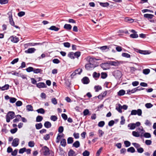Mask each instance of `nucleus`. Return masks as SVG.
<instances>
[{"label": "nucleus", "mask_w": 156, "mask_h": 156, "mask_svg": "<svg viewBox=\"0 0 156 156\" xmlns=\"http://www.w3.org/2000/svg\"><path fill=\"white\" fill-rule=\"evenodd\" d=\"M22 102L20 101H17L16 103V105L17 106L19 107L22 105Z\"/></svg>", "instance_id": "obj_49"}, {"label": "nucleus", "mask_w": 156, "mask_h": 156, "mask_svg": "<svg viewBox=\"0 0 156 156\" xmlns=\"http://www.w3.org/2000/svg\"><path fill=\"white\" fill-rule=\"evenodd\" d=\"M105 124V122L104 121H101L99 122L98 126L100 127H103Z\"/></svg>", "instance_id": "obj_41"}, {"label": "nucleus", "mask_w": 156, "mask_h": 156, "mask_svg": "<svg viewBox=\"0 0 156 156\" xmlns=\"http://www.w3.org/2000/svg\"><path fill=\"white\" fill-rule=\"evenodd\" d=\"M10 38L11 41L14 43H17L19 41V38L16 36H12L10 37Z\"/></svg>", "instance_id": "obj_9"}, {"label": "nucleus", "mask_w": 156, "mask_h": 156, "mask_svg": "<svg viewBox=\"0 0 156 156\" xmlns=\"http://www.w3.org/2000/svg\"><path fill=\"white\" fill-rule=\"evenodd\" d=\"M44 126L45 128H49L51 127V124L49 122L46 121L44 122Z\"/></svg>", "instance_id": "obj_17"}, {"label": "nucleus", "mask_w": 156, "mask_h": 156, "mask_svg": "<svg viewBox=\"0 0 156 156\" xmlns=\"http://www.w3.org/2000/svg\"><path fill=\"white\" fill-rule=\"evenodd\" d=\"M48 29L50 30H54L57 31L59 30V29L58 27H56L55 26H51Z\"/></svg>", "instance_id": "obj_21"}, {"label": "nucleus", "mask_w": 156, "mask_h": 156, "mask_svg": "<svg viewBox=\"0 0 156 156\" xmlns=\"http://www.w3.org/2000/svg\"><path fill=\"white\" fill-rule=\"evenodd\" d=\"M42 70L39 69H34L33 72L34 73H41Z\"/></svg>", "instance_id": "obj_42"}, {"label": "nucleus", "mask_w": 156, "mask_h": 156, "mask_svg": "<svg viewBox=\"0 0 156 156\" xmlns=\"http://www.w3.org/2000/svg\"><path fill=\"white\" fill-rule=\"evenodd\" d=\"M36 49L34 48H29L27 50H26L25 52L26 53H32L34 52Z\"/></svg>", "instance_id": "obj_12"}, {"label": "nucleus", "mask_w": 156, "mask_h": 156, "mask_svg": "<svg viewBox=\"0 0 156 156\" xmlns=\"http://www.w3.org/2000/svg\"><path fill=\"white\" fill-rule=\"evenodd\" d=\"M100 5L101 6L103 7H107L109 5V4L108 2L102 3L100 2Z\"/></svg>", "instance_id": "obj_36"}, {"label": "nucleus", "mask_w": 156, "mask_h": 156, "mask_svg": "<svg viewBox=\"0 0 156 156\" xmlns=\"http://www.w3.org/2000/svg\"><path fill=\"white\" fill-rule=\"evenodd\" d=\"M64 46L65 47L69 48L70 47V43L66 42H65L63 44Z\"/></svg>", "instance_id": "obj_51"}, {"label": "nucleus", "mask_w": 156, "mask_h": 156, "mask_svg": "<svg viewBox=\"0 0 156 156\" xmlns=\"http://www.w3.org/2000/svg\"><path fill=\"white\" fill-rule=\"evenodd\" d=\"M107 64H108V62L107 63H102L101 65V66L103 69L107 70L108 69V67L106 66Z\"/></svg>", "instance_id": "obj_23"}, {"label": "nucleus", "mask_w": 156, "mask_h": 156, "mask_svg": "<svg viewBox=\"0 0 156 156\" xmlns=\"http://www.w3.org/2000/svg\"><path fill=\"white\" fill-rule=\"evenodd\" d=\"M143 136L146 138H150L151 136V134L148 133H145L143 134Z\"/></svg>", "instance_id": "obj_39"}, {"label": "nucleus", "mask_w": 156, "mask_h": 156, "mask_svg": "<svg viewBox=\"0 0 156 156\" xmlns=\"http://www.w3.org/2000/svg\"><path fill=\"white\" fill-rule=\"evenodd\" d=\"M90 155V152L87 151H85L83 153V156H89Z\"/></svg>", "instance_id": "obj_54"}, {"label": "nucleus", "mask_w": 156, "mask_h": 156, "mask_svg": "<svg viewBox=\"0 0 156 156\" xmlns=\"http://www.w3.org/2000/svg\"><path fill=\"white\" fill-rule=\"evenodd\" d=\"M130 37L132 38H136L138 37V35L136 33L131 34L130 35Z\"/></svg>", "instance_id": "obj_46"}, {"label": "nucleus", "mask_w": 156, "mask_h": 156, "mask_svg": "<svg viewBox=\"0 0 156 156\" xmlns=\"http://www.w3.org/2000/svg\"><path fill=\"white\" fill-rule=\"evenodd\" d=\"M144 16L145 18L150 19H151L154 17V15L148 14H144Z\"/></svg>", "instance_id": "obj_18"}, {"label": "nucleus", "mask_w": 156, "mask_h": 156, "mask_svg": "<svg viewBox=\"0 0 156 156\" xmlns=\"http://www.w3.org/2000/svg\"><path fill=\"white\" fill-rule=\"evenodd\" d=\"M43 117L40 115H38L36 118V121L37 122H40L43 120Z\"/></svg>", "instance_id": "obj_28"}, {"label": "nucleus", "mask_w": 156, "mask_h": 156, "mask_svg": "<svg viewBox=\"0 0 156 156\" xmlns=\"http://www.w3.org/2000/svg\"><path fill=\"white\" fill-rule=\"evenodd\" d=\"M127 151L128 152H130L132 153H133L135 151V150L133 147H131L127 149Z\"/></svg>", "instance_id": "obj_25"}, {"label": "nucleus", "mask_w": 156, "mask_h": 156, "mask_svg": "<svg viewBox=\"0 0 156 156\" xmlns=\"http://www.w3.org/2000/svg\"><path fill=\"white\" fill-rule=\"evenodd\" d=\"M137 151L138 152L140 153H142L144 151V150L143 148L142 147H140L138 149H137Z\"/></svg>", "instance_id": "obj_61"}, {"label": "nucleus", "mask_w": 156, "mask_h": 156, "mask_svg": "<svg viewBox=\"0 0 156 156\" xmlns=\"http://www.w3.org/2000/svg\"><path fill=\"white\" fill-rule=\"evenodd\" d=\"M60 144L62 146L65 147L66 144V140L65 139H62L60 142Z\"/></svg>", "instance_id": "obj_27"}, {"label": "nucleus", "mask_w": 156, "mask_h": 156, "mask_svg": "<svg viewBox=\"0 0 156 156\" xmlns=\"http://www.w3.org/2000/svg\"><path fill=\"white\" fill-rule=\"evenodd\" d=\"M28 145L29 147H33L34 146L35 144L34 141H30L29 142Z\"/></svg>", "instance_id": "obj_40"}, {"label": "nucleus", "mask_w": 156, "mask_h": 156, "mask_svg": "<svg viewBox=\"0 0 156 156\" xmlns=\"http://www.w3.org/2000/svg\"><path fill=\"white\" fill-rule=\"evenodd\" d=\"M17 99L15 98L10 97V102L11 103H14L16 101Z\"/></svg>", "instance_id": "obj_44"}, {"label": "nucleus", "mask_w": 156, "mask_h": 156, "mask_svg": "<svg viewBox=\"0 0 156 156\" xmlns=\"http://www.w3.org/2000/svg\"><path fill=\"white\" fill-rule=\"evenodd\" d=\"M80 55V51L76 52L74 53L75 57L78 58Z\"/></svg>", "instance_id": "obj_63"}, {"label": "nucleus", "mask_w": 156, "mask_h": 156, "mask_svg": "<svg viewBox=\"0 0 156 156\" xmlns=\"http://www.w3.org/2000/svg\"><path fill=\"white\" fill-rule=\"evenodd\" d=\"M150 72V70L149 69H145L143 70V73L144 74L147 75Z\"/></svg>", "instance_id": "obj_45"}, {"label": "nucleus", "mask_w": 156, "mask_h": 156, "mask_svg": "<svg viewBox=\"0 0 156 156\" xmlns=\"http://www.w3.org/2000/svg\"><path fill=\"white\" fill-rule=\"evenodd\" d=\"M109 46H104L100 47V48L103 51H107L109 50Z\"/></svg>", "instance_id": "obj_11"}, {"label": "nucleus", "mask_w": 156, "mask_h": 156, "mask_svg": "<svg viewBox=\"0 0 156 156\" xmlns=\"http://www.w3.org/2000/svg\"><path fill=\"white\" fill-rule=\"evenodd\" d=\"M124 20L125 22L129 23H132L134 21L133 19L129 17L125 18Z\"/></svg>", "instance_id": "obj_20"}, {"label": "nucleus", "mask_w": 156, "mask_h": 156, "mask_svg": "<svg viewBox=\"0 0 156 156\" xmlns=\"http://www.w3.org/2000/svg\"><path fill=\"white\" fill-rule=\"evenodd\" d=\"M80 145V143L78 141H76L73 144V146L76 148L79 147Z\"/></svg>", "instance_id": "obj_19"}, {"label": "nucleus", "mask_w": 156, "mask_h": 156, "mask_svg": "<svg viewBox=\"0 0 156 156\" xmlns=\"http://www.w3.org/2000/svg\"><path fill=\"white\" fill-rule=\"evenodd\" d=\"M42 124L41 123H37L35 125L36 128L37 129H39L41 128L42 127Z\"/></svg>", "instance_id": "obj_24"}, {"label": "nucleus", "mask_w": 156, "mask_h": 156, "mask_svg": "<svg viewBox=\"0 0 156 156\" xmlns=\"http://www.w3.org/2000/svg\"><path fill=\"white\" fill-rule=\"evenodd\" d=\"M137 132L133 131L132 132V134L133 136L136 137H139L140 136L141 137L143 136L142 135L143 134L144 131L143 129V128L142 127L141 128H138L137 129Z\"/></svg>", "instance_id": "obj_1"}, {"label": "nucleus", "mask_w": 156, "mask_h": 156, "mask_svg": "<svg viewBox=\"0 0 156 156\" xmlns=\"http://www.w3.org/2000/svg\"><path fill=\"white\" fill-rule=\"evenodd\" d=\"M27 110L28 111H33V107L31 105H28L26 106Z\"/></svg>", "instance_id": "obj_32"}, {"label": "nucleus", "mask_w": 156, "mask_h": 156, "mask_svg": "<svg viewBox=\"0 0 156 156\" xmlns=\"http://www.w3.org/2000/svg\"><path fill=\"white\" fill-rule=\"evenodd\" d=\"M88 62L89 64H92V65H95V61L94 60V58H90L88 60Z\"/></svg>", "instance_id": "obj_34"}, {"label": "nucleus", "mask_w": 156, "mask_h": 156, "mask_svg": "<svg viewBox=\"0 0 156 156\" xmlns=\"http://www.w3.org/2000/svg\"><path fill=\"white\" fill-rule=\"evenodd\" d=\"M50 151L49 148L46 146L43 147L41 150L42 153L44 155H47L48 154Z\"/></svg>", "instance_id": "obj_5"}, {"label": "nucleus", "mask_w": 156, "mask_h": 156, "mask_svg": "<svg viewBox=\"0 0 156 156\" xmlns=\"http://www.w3.org/2000/svg\"><path fill=\"white\" fill-rule=\"evenodd\" d=\"M100 76V73H97L96 72H94L93 74V76L94 78H98Z\"/></svg>", "instance_id": "obj_43"}, {"label": "nucleus", "mask_w": 156, "mask_h": 156, "mask_svg": "<svg viewBox=\"0 0 156 156\" xmlns=\"http://www.w3.org/2000/svg\"><path fill=\"white\" fill-rule=\"evenodd\" d=\"M136 113L139 116H141L142 115V111L141 109H139L136 110Z\"/></svg>", "instance_id": "obj_47"}, {"label": "nucleus", "mask_w": 156, "mask_h": 156, "mask_svg": "<svg viewBox=\"0 0 156 156\" xmlns=\"http://www.w3.org/2000/svg\"><path fill=\"white\" fill-rule=\"evenodd\" d=\"M86 69L87 70L91 69L95 67V65H92L89 63H87L85 65Z\"/></svg>", "instance_id": "obj_8"}, {"label": "nucleus", "mask_w": 156, "mask_h": 156, "mask_svg": "<svg viewBox=\"0 0 156 156\" xmlns=\"http://www.w3.org/2000/svg\"><path fill=\"white\" fill-rule=\"evenodd\" d=\"M125 93V91L124 90H121L118 92V94L119 96H122L124 95Z\"/></svg>", "instance_id": "obj_31"}, {"label": "nucleus", "mask_w": 156, "mask_h": 156, "mask_svg": "<svg viewBox=\"0 0 156 156\" xmlns=\"http://www.w3.org/2000/svg\"><path fill=\"white\" fill-rule=\"evenodd\" d=\"M132 144L137 149H138L140 147V144L136 143H132Z\"/></svg>", "instance_id": "obj_38"}, {"label": "nucleus", "mask_w": 156, "mask_h": 156, "mask_svg": "<svg viewBox=\"0 0 156 156\" xmlns=\"http://www.w3.org/2000/svg\"><path fill=\"white\" fill-rule=\"evenodd\" d=\"M147 126H150L151 125V123L148 120H146L145 121V122L144 123Z\"/></svg>", "instance_id": "obj_57"}, {"label": "nucleus", "mask_w": 156, "mask_h": 156, "mask_svg": "<svg viewBox=\"0 0 156 156\" xmlns=\"http://www.w3.org/2000/svg\"><path fill=\"white\" fill-rule=\"evenodd\" d=\"M108 64L110 66H117L119 65V63L117 61H108Z\"/></svg>", "instance_id": "obj_10"}, {"label": "nucleus", "mask_w": 156, "mask_h": 156, "mask_svg": "<svg viewBox=\"0 0 156 156\" xmlns=\"http://www.w3.org/2000/svg\"><path fill=\"white\" fill-rule=\"evenodd\" d=\"M73 136L76 139H78L79 137V134L78 133H73Z\"/></svg>", "instance_id": "obj_62"}, {"label": "nucleus", "mask_w": 156, "mask_h": 156, "mask_svg": "<svg viewBox=\"0 0 156 156\" xmlns=\"http://www.w3.org/2000/svg\"><path fill=\"white\" fill-rule=\"evenodd\" d=\"M9 22L10 24L12 26H14L16 28L20 29V27L18 26L15 25V23L13 20L12 16H9Z\"/></svg>", "instance_id": "obj_7"}, {"label": "nucleus", "mask_w": 156, "mask_h": 156, "mask_svg": "<svg viewBox=\"0 0 156 156\" xmlns=\"http://www.w3.org/2000/svg\"><path fill=\"white\" fill-rule=\"evenodd\" d=\"M51 101L52 103L54 105H55L57 103V100L55 98H52L51 100Z\"/></svg>", "instance_id": "obj_55"}, {"label": "nucleus", "mask_w": 156, "mask_h": 156, "mask_svg": "<svg viewBox=\"0 0 156 156\" xmlns=\"http://www.w3.org/2000/svg\"><path fill=\"white\" fill-rule=\"evenodd\" d=\"M145 106L147 108H151L153 105L151 103H147L145 104Z\"/></svg>", "instance_id": "obj_52"}, {"label": "nucleus", "mask_w": 156, "mask_h": 156, "mask_svg": "<svg viewBox=\"0 0 156 156\" xmlns=\"http://www.w3.org/2000/svg\"><path fill=\"white\" fill-rule=\"evenodd\" d=\"M68 56L71 59H74L75 58L74 53L70 52L68 54Z\"/></svg>", "instance_id": "obj_29"}, {"label": "nucleus", "mask_w": 156, "mask_h": 156, "mask_svg": "<svg viewBox=\"0 0 156 156\" xmlns=\"http://www.w3.org/2000/svg\"><path fill=\"white\" fill-rule=\"evenodd\" d=\"M62 137V135L59 134H58L57 136V137L56 138V143H59L60 139L61 138V137Z\"/></svg>", "instance_id": "obj_37"}, {"label": "nucleus", "mask_w": 156, "mask_h": 156, "mask_svg": "<svg viewBox=\"0 0 156 156\" xmlns=\"http://www.w3.org/2000/svg\"><path fill=\"white\" fill-rule=\"evenodd\" d=\"M50 119L51 120L54 121H55L57 120V118L55 115H51V116Z\"/></svg>", "instance_id": "obj_59"}, {"label": "nucleus", "mask_w": 156, "mask_h": 156, "mask_svg": "<svg viewBox=\"0 0 156 156\" xmlns=\"http://www.w3.org/2000/svg\"><path fill=\"white\" fill-rule=\"evenodd\" d=\"M140 125V123L139 122H137L136 123H131L129 124L128 125V127L130 129H133L136 127L139 126Z\"/></svg>", "instance_id": "obj_3"}, {"label": "nucleus", "mask_w": 156, "mask_h": 156, "mask_svg": "<svg viewBox=\"0 0 156 156\" xmlns=\"http://www.w3.org/2000/svg\"><path fill=\"white\" fill-rule=\"evenodd\" d=\"M94 89L95 90L96 92H98L102 89V87L100 86H96L94 87Z\"/></svg>", "instance_id": "obj_30"}, {"label": "nucleus", "mask_w": 156, "mask_h": 156, "mask_svg": "<svg viewBox=\"0 0 156 156\" xmlns=\"http://www.w3.org/2000/svg\"><path fill=\"white\" fill-rule=\"evenodd\" d=\"M113 76L117 79H119L121 77L122 74L121 72L119 70H115L113 73Z\"/></svg>", "instance_id": "obj_4"}, {"label": "nucleus", "mask_w": 156, "mask_h": 156, "mask_svg": "<svg viewBox=\"0 0 156 156\" xmlns=\"http://www.w3.org/2000/svg\"><path fill=\"white\" fill-rule=\"evenodd\" d=\"M15 116V113L13 112H9L6 116V120L7 122H9L11 119L14 118Z\"/></svg>", "instance_id": "obj_2"}, {"label": "nucleus", "mask_w": 156, "mask_h": 156, "mask_svg": "<svg viewBox=\"0 0 156 156\" xmlns=\"http://www.w3.org/2000/svg\"><path fill=\"white\" fill-rule=\"evenodd\" d=\"M115 109L119 113H121L122 112V106L120 104H119L116 105Z\"/></svg>", "instance_id": "obj_16"}, {"label": "nucleus", "mask_w": 156, "mask_h": 156, "mask_svg": "<svg viewBox=\"0 0 156 156\" xmlns=\"http://www.w3.org/2000/svg\"><path fill=\"white\" fill-rule=\"evenodd\" d=\"M73 141V138L72 137H69L67 139V142L68 144H72Z\"/></svg>", "instance_id": "obj_35"}, {"label": "nucleus", "mask_w": 156, "mask_h": 156, "mask_svg": "<svg viewBox=\"0 0 156 156\" xmlns=\"http://www.w3.org/2000/svg\"><path fill=\"white\" fill-rule=\"evenodd\" d=\"M107 76V73H105L102 72L101 73V77L102 79H105V78Z\"/></svg>", "instance_id": "obj_53"}, {"label": "nucleus", "mask_w": 156, "mask_h": 156, "mask_svg": "<svg viewBox=\"0 0 156 156\" xmlns=\"http://www.w3.org/2000/svg\"><path fill=\"white\" fill-rule=\"evenodd\" d=\"M9 87V85L8 84H5L4 86L1 87V89L2 90H8Z\"/></svg>", "instance_id": "obj_26"}, {"label": "nucleus", "mask_w": 156, "mask_h": 156, "mask_svg": "<svg viewBox=\"0 0 156 156\" xmlns=\"http://www.w3.org/2000/svg\"><path fill=\"white\" fill-rule=\"evenodd\" d=\"M124 144L126 147H129L131 144L128 141H125L124 142Z\"/></svg>", "instance_id": "obj_50"}, {"label": "nucleus", "mask_w": 156, "mask_h": 156, "mask_svg": "<svg viewBox=\"0 0 156 156\" xmlns=\"http://www.w3.org/2000/svg\"><path fill=\"white\" fill-rule=\"evenodd\" d=\"M36 111L38 113H40L42 114H44L45 113L44 110L43 108H42L37 109Z\"/></svg>", "instance_id": "obj_33"}, {"label": "nucleus", "mask_w": 156, "mask_h": 156, "mask_svg": "<svg viewBox=\"0 0 156 156\" xmlns=\"http://www.w3.org/2000/svg\"><path fill=\"white\" fill-rule=\"evenodd\" d=\"M64 28L68 30H70L72 28V26L69 24H65L64 26Z\"/></svg>", "instance_id": "obj_22"}, {"label": "nucleus", "mask_w": 156, "mask_h": 156, "mask_svg": "<svg viewBox=\"0 0 156 156\" xmlns=\"http://www.w3.org/2000/svg\"><path fill=\"white\" fill-rule=\"evenodd\" d=\"M26 149L25 147L21 148L19 150V153L20 154H23L24 152L26 151Z\"/></svg>", "instance_id": "obj_58"}, {"label": "nucleus", "mask_w": 156, "mask_h": 156, "mask_svg": "<svg viewBox=\"0 0 156 156\" xmlns=\"http://www.w3.org/2000/svg\"><path fill=\"white\" fill-rule=\"evenodd\" d=\"M50 134H47L45 135L43 137L44 139L45 140H48L50 138Z\"/></svg>", "instance_id": "obj_64"}, {"label": "nucleus", "mask_w": 156, "mask_h": 156, "mask_svg": "<svg viewBox=\"0 0 156 156\" xmlns=\"http://www.w3.org/2000/svg\"><path fill=\"white\" fill-rule=\"evenodd\" d=\"M25 14V12H24L21 11L18 13V15L19 17H22L24 16Z\"/></svg>", "instance_id": "obj_60"}, {"label": "nucleus", "mask_w": 156, "mask_h": 156, "mask_svg": "<svg viewBox=\"0 0 156 156\" xmlns=\"http://www.w3.org/2000/svg\"><path fill=\"white\" fill-rule=\"evenodd\" d=\"M68 156H75L76 154L75 152L72 149H70L68 152Z\"/></svg>", "instance_id": "obj_14"}, {"label": "nucleus", "mask_w": 156, "mask_h": 156, "mask_svg": "<svg viewBox=\"0 0 156 156\" xmlns=\"http://www.w3.org/2000/svg\"><path fill=\"white\" fill-rule=\"evenodd\" d=\"M82 82L83 84H87L89 82V80L88 77H84L82 80Z\"/></svg>", "instance_id": "obj_15"}, {"label": "nucleus", "mask_w": 156, "mask_h": 156, "mask_svg": "<svg viewBox=\"0 0 156 156\" xmlns=\"http://www.w3.org/2000/svg\"><path fill=\"white\" fill-rule=\"evenodd\" d=\"M37 87L39 88L46 87V86L44 83L41 82L37 84Z\"/></svg>", "instance_id": "obj_13"}, {"label": "nucleus", "mask_w": 156, "mask_h": 156, "mask_svg": "<svg viewBox=\"0 0 156 156\" xmlns=\"http://www.w3.org/2000/svg\"><path fill=\"white\" fill-rule=\"evenodd\" d=\"M19 139L17 138H16L14 139L13 140L12 143V146L14 147H16L17 146L19 143Z\"/></svg>", "instance_id": "obj_6"}, {"label": "nucleus", "mask_w": 156, "mask_h": 156, "mask_svg": "<svg viewBox=\"0 0 156 156\" xmlns=\"http://www.w3.org/2000/svg\"><path fill=\"white\" fill-rule=\"evenodd\" d=\"M34 68L31 67H29L26 69L27 71L28 72H30L32 71H33Z\"/></svg>", "instance_id": "obj_48"}, {"label": "nucleus", "mask_w": 156, "mask_h": 156, "mask_svg": "<svg viewBox=\"0 0 156 156\" xmlns=\"http://www.w3.org/2000/svg\"><path fill=\"white\" fill-rule=\"evenodd\" d=\"M122 56L123 57H125L127 58H129L130 56V55L129 54L126 53H122Z\"/></svg>", "instance_id": "obj_56"}]
</instances>
